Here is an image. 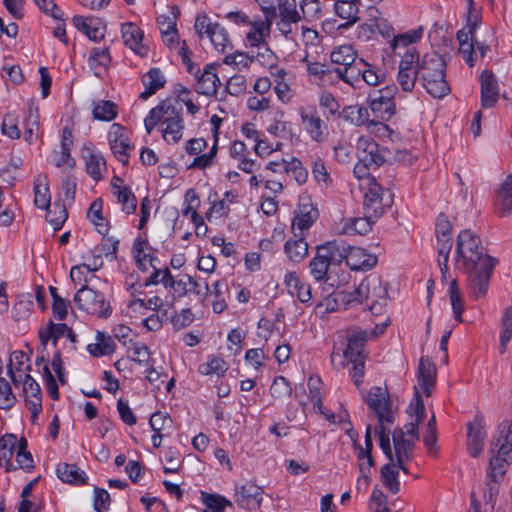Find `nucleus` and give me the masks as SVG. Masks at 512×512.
I'll list each match as a JSON object with an SVG mask.
<instances>
[{"mask_svg":"<svg viewBox=\"0 0 512 512\" xmlns=\"http://www.w3.org/2000/svg\"><path fill=\"white\" fill-rule=\"evenodd\" d=\"M165 77L159 68H151L143 78L145 91L140 94V98L147 99L157 90L165 85Z\"/></svg>","mask_w":512,"mask_h":512,"instance_id":"f704fd0d","label":"nucleus"},{"mask_svg":"<svg viewBox=\"0 0 512 512\" xmlns=\"http://www.w3.org/2000/svg\"><path fill=\"white\" fill-rule=\"evenodd\" d=\"M481 105L483 108L493 107L499 97L498 81L489 70H483L480 74Z\"/></svg>","mask_w":512,"mask_h":512,"instance_id":"412c9836","label":"nucleus"},{"mask_svg":"<svg viewBox=\"0 0 512 512\" xmlns=\"http://www.w3.org/2000/svg\"><path fill=\"white\" fill-rule=\"evenodd\" d=\"M381 479L384 486L393 494L400 490L398 470L395 469V462L389 461L381 468Z\"/></svg>","mask_w":512,"mask_h":512,"instance_id":"4c0bfd02","label":"nucleus"},{"mask_svg":"<svg viewBox=\"0 0 512 512\" xmlns=\"http://www.w3.org/2000/svg\"><path fill=\"white\" fill-rule=\"evenodd\" d=\"M376 221L377 219H368L367 215L365 214L363 217L344 219L340 229V233L346 235H366L371 231L372 224L375 223Z\"/></svg>","mask_w":512,"mask_h":512,"instance_id":"7c9ffc66","label":"nucleus"},{"mask_svg":"<svg viewBox=\"0 0 512 512\" xmlns=\"http://www.w3.org/2000/svg\"><path fill=\"white\" fill-rule=\"evenodd\" d=\"M484 258H492L483 252L480 238L470 230L459 233L456 242V261L464 270L477 268Z\"/></svg>","mask_w":512,"mask_h":512,"instance_id":"20e7f679","label":"nucleus"},{"mask_svg":"<svg viewBox=\"0 0 512 512\" xmlns=\"http://www.w3.org/2000/svg\"><path fill=\"white\" fill-rule=\"evenodd\" d=\"M502 330L500 333V350L503 353L512 337V306L507 307L501 318Z\"/></svg>","mask_w":512,"mask_h":512,"instance_id":"864d4df0","label":"nucleus"},{"mask_svg":"<svg viewBox=\"0 0 512 512\" xmlns=\"http://www.w3.org/2000/svg\"><path fill=\"white\" fill-rule=\"evenodd\" d=\"M495 208L496 213L501 217L512 213V176H508L498 189Z\"/></svg>","mask_w":512,"mask_h":512,"instance_id":"cd10ccee","label":"nucleus"},{"mask_svg":"<svg viewBox=\"0 0 512 512\" xmlns=\"http://www.w3.org/2000/svg\"><path fill=\"white\" fill-rule=\"evenodd\" d=\"M393 446H394V461L402 459H411L415 448L416 441L413 438L404 437L400 429H394L392 433Z\"/></svg>","mask_w":512,"mask_h":512,"instance_id":"c756f323","label":"nucleus"},{"mask_svg":"<svg viewBox=\"0 0 512 512\" xmlns=\"http://www.w3.org/2000/svg\"><path fill=\"white\" fill-rule=\"evenodd\" d=\"M495 265L496 259L484 258L479 267L465 270L468 272V289L472 298L477 300L487 294Z\"/></svg>","mask_w":512,"mask_h":512,"instance_id":"6e6552de","label":"nucleus"},{"mask_svg":"<svg viewBox=\"0 0 512 512\" xmlns=\"http://www.w3.org/2000/svg\"><path fill=\"white\" fill-rule=\"evenodd\" d=\"M254 56H250L245 52L236 51L232 54H228L224 58V63L235 68H247L254 61Z\"/></svg>","mask_w":512,"mask_h":512,"instance_id":"774afa93","label":"nucleus"},{"mask_svg":"<svg viewBox=\"0 0 512 512\" xmlns=\"http://www.w3.org/2000/svg\"><path fill=\"white\" fill-rule=\"evenodd\" d=\"M358 294L364 295V300L383 301L388 298L387 285L377 275H369L358 285Z\"/></svg>","mask_w":512,"mask_h":512,"instance_id":"6ab92c4d","label":"nucleus"},{"mask_svg":"<svg viewBox=\"0 0 512 512\" xmlns=\"http://www.w3.org/2000/svg\"><path fill=\"white\" fill-rule=\"evenodd\" d=\"M397 87L388 85L374 91L368 96V104L374 113H378L383 120H389L396 112L393 98L397 93Z\"/></svg>","mask_w":512,"mask_h":512,"instance_id":"f8f14e48","label":"nucleus"},{"mask_svg":"<svg viewBox=\"0 0 512 512\" xmlns=\"http://www.w3.org/2000/svg\"><path fill=\"white\" fill-rule=\"evenodd\" d=\"M220 26L221 25L219 23L213 22L206 14L198 15L194 23V28L198 37L200 39L207 38L210 41L214 36L216 27Z\"/></svg>","mask_w":512,"mask_h":512,"instance_id":"a19ab883","label":"nucleus"},{"mask_svg":"<svg viewBox=\"0 0 512 512\" xmlns=\"http://www.w3.org/2000/svg\"><path fill=\"white\" fill-rule=\"evenodd\" d=\"M117 113V105L111 101L101 100L93 108V117L101 121H112Z\"/></svg>","mask_w":512,"mask_h":512,"instance_id":"a18cd8bd","label":"nucleus"},{"mask_svg":"<svg viewBox=\"0 0 512 512\" xmlns=\"http://www.w3.org/2000/svg\"><path fill=\"white\" fill-rule=\"evenodd\" d=\"M452 310L454 312V318L458 322H462V312L464 310V303L461 297V292L456 279L450 282L448 290Z\"/></svg>","mask_w":512,"mask_h":512,"instance_id":"de8ad7c7","label":"nucleus"},{"mask_svg":"<svg viewBox=\"0 0 512 512\" xmlns=\"http://www.w3.org/2000/svg\"><path fill=\"white\" fill-rule=\"evenodd\" d=\"M108 141L115 157L126 165L128 163L129 150L132 147L126 135L125 127L119 123L112 124L108 132Z\"/></svg>","mask_w":512,"mask_h":512,"instance_id":"2eb2a0df","label":"nucleus"},{"mask_svg":"<svg viewBox=\"0 0 512 512\" xmlns=\"http://www.w3.org/2000/svg\"><path fill=\"white\" fill-rule=\"evenodd\" d=\"M23 392L25 394L26 405L36 418L42 410V393L39 384L29 375H25Z\"/></svg>","mask_w":512,"mask_h":512,"instance_id":"b1692460","label":"nucleus"},{"mask_svg":"<svg viewBox=\"0 0 512 512\" xmlns=\"http://www.w3.org/2000/svg\"><path fill=\"white\" fill-rule=\"evenodd\" d=\"M35 205L40 209H46L50 206V194L49 187L46 182L42 183L41 177L39 176L34 185Z\"/></svg>","mask_w":512,"mask_h":512,"instance_id":"052dcab7","label":"nucleus"},{"mask_svg":"<svg viewBox=\"0 0 512 512\" xmlns=\"http://www.w3.org/2000/svg\"><path fill=\"white\" fill-rule=\"evenodd\" d=\"M359 64H362L361 82L363 81L370 86H376L383 81L384 74L376 70L371 64L363 59H359Z\"/></svg>","mask_w":512,"mask_h":512,"instance_id":"13d9d810","label":"nucleus"},{"mask_svg":"<svg viewBox=\"0 0 512 512\" xmlns=\"http://www.w3.org/2000/svg\"><path fill=\"white\" fill-rule=\"evenodd\" d=\"M407 413L411 420L405 424L403 428H399L404 437L413 438V441L419 440L418 425L423 422L425 418V405L421 394L416 390V398L410 403Z\"/></svg>","mask_w":512,"mask_h":512,"instance_id":"f3484780","label":"nucleus"},{"mask_svg":"<svg viewBox=\"0 0 512 512\" xmlns=\"http://www.w3.org/2000/svg\"><path fill=\"white\" fill-rule=\"evenodd\" d=\"M389 324V319L381 324H376L372 332L361 329H353L347 335V347L343 351V356L347 359L363 358V350L365 342L372 337H376L383 333Z\"/></svg>","mask_w":512,"mask_h":512,"instance_id":"9d476101","label":"nucleus"},{"mask_svg":"<svg viewBox=\"0 0 512 512\" xmlns=\"http://www.w3.org/2000/svg\"><path fill=\"white\" fill-rule=\"evenodd\" d=\"M368 407L376 414L379 423L392 424L394 415L391 402L386 390L381 387H372L366 397Z\"/></svg>","mask_w":512,"mask_h":512,"instance_id":"4468645a","label":"nucleus"},{"mask_svg":"<svg viewBox=\"0 0 512 512\" xmlns=\"http://www.w3.org/2000/svg\"><path fill=\"white\" fill-rule=\"evenodd\" d=\"M451 230H452V225H451L450 221L448 220L447 216H445L444 214H440L437 218L436 228H435L437 242L438 243H446V241L452 242Z\"/></svg>","mask_w":512,"mask_h":512,"instance_id":"e2e57ef3","label":"nucleus"},{"mask_svg":"<svg viewBox=\"0 0 512 512\" xmlns=\"http://www.w3.org/2000/svg\"><path fill=\"white\" fill-rule=\"evenodd\" d=\"M445 61L437 52L427 53L423 56L419 75L423 87L434 98H443L450 93V87L445 80Z\"/></svg>","mask_w":512,"mask_h":512,"instance_id":"f03ea898","label":"nucleus"},{"mask_svg":"<svg viewBox=\"0 0 512 512\" xmlns=\"http://www.w3.org/2000/svg\"><path fill=\"white\" fill-rule=\"evenodd\" d=\"M319 107L323 110H327L328 114L331 116H335L339 114L343 119L350 121L353 124L361 125L363 124L362 111L363 109L359 106H347L345 107L341 113H339L340 104L335 96L327 91L322 90L319 94L318 100Z\"/></svg>","mask_w":512,"mask_h":512,"instance_id":"9b49d317","label":"nucleus"},{"mask_svg":"<svg viewBox=\"0 0 512 512\" xmlns=\"http://www.w3.org/2000/svg\"><path fill=\"white\" fill-rule=\"evenodd\" d=\"M181 107L171 100L161 101L151 109L144 120L146 132L150 134L158 123L165 127L162 129L163 139L168 144L179 142L183 135L184 123L181 116Z\"/></svg>","mask_w":512,"mask_h":512,"instance_id":"f257e3e1","label":"nucleus"},{"mask_svg":"<svg viewBox=\"0 0 512 512\" xmlns=\"http://www.w3.org/2000/svg\"><path fill=\"white\" fill-rule=\"evenodd\" d=\"M495 450L512 452V428L500 426L499 435L491 442L490 453Z\"/></svg>","mask_w":512,"mask_h":512,"instance_id":"79ce46f5","label":"nucleus"},{"mask_svg":"<svg viewBox=\"0 0 512 512\" xmlns=\"http://www.w3.org/2000/svg\"><path fill=\"white\" fill-rule=\"evenodd\" d=\"M358 6L353 1H338L335 4V12L342 19H358Z\"/></svg>","mask_w":512,"mask_h":512,"instance_id":"338daca9","label":"nucleus"},{"mask_svg":"<svg viewBox=\"0 0 512 512\" xmlns=\"http://www.w3.org/2000/svg\"><path fill=\"white\" fill-rule=\"evenodd\" d=\"M323 290L326 293V296L316 305L315 308L316 314L321 316L326 313L336 311L340 302L338 293L336 294V297L333 296L335 290L330 289V286H325Z\"/></svg>","mask_w":512,"mask_h":512,"instance_id":"c03bdc74","label":"nucleus"},{"mask_svg":"<svg viewBox=\"0 0 512 512\" xmlns=\"http://www.w3.org/2000/svg\"><path fill=\"white\" fill-rule=\"evenodd\" d=\"M2 133L11 139H18L20 137V130L18 128V117L14 113H7L1 125Z\"/></svg>","mask_w":512,"mask_h":512,"instance_id":"69168bd1","label":"nucleus"},{"mask_svg":"<svg viewBox=\"0 0 512 512\" xmlns=\"http://www.w3.org/2000/svg\"><path fill=\"white\" fill-rule=\"evenodd\" d=\"M228 370L227 363L219 357L211 356L206 363L199 365L198 371L202 375L223 376Z\"/></svg>","mask_w":512,"mask_h":512,"instance_id":"37998d69","label":"nucleus"},{"mask_svg":"<svg viewBox=\"0 0 512 512\" xmlns=\"http://www.w3.org/2000/svg\"><path fill=\"white\" fill-rule=\"evenodd\" d=\"M436 367L434 363L425 357H421L417 369V386L414 387L415 391H422L427 397L431 396L432 390L436 383ZM416 398V395L414 396Z\"/></svg>","mask_w":512,"mask_h":512,"instance_id":"a211bd4d","label":"nucleus"},{"mask_svg":"<svg viewBox=\"0 0 512 512\" xmlns=\"http://www.w3.org/2000/svg\"><path fill=\"white\" fill-rule=\"evenodd\" d=\"M512 462V452L495 450L491 453L489 462L490 478L496 479L505 474L506 468Z\"/></svg>","mask_w":512,"mask_h":512,"instance_id":"72a5a7b5","label":"nucleus"},{"mask_svg":"<svg viewBox=\"0 0 512 512\" xmlns=\"http://www.w3.org/2000/svg\"><path fill=\"white\" fill-rule=\"evenodd\" d=\"M486 431L482 417H475L473 422L468 425L467 448L472 457L479 456L484 447Z\"/></svg>","mask_w":512,"mask_h":512,"instance_id":"4be33fe9","label":"nucleus"},{"mask_svg":"<svg viewBox=\"0 0 512 512\" xmlns=\"http://www.w3.org/2000/svg\"><path fill=\"white\" fill-rule=\"evenodd\" d=\"M318 249L329 260L332 269L336 270L344 260L346 261L349 244L343 240H333L319 246Z\"/></svg>","mask_w":512,"mask_h":512,"instance_id":"393cba45","label":"nucleus"},{"mask_svg":"<svg viewBox=\"0 0 512 512\" xmlns=\"http://www.w3.org/2000/svg\"><path fill=\"white\" fill-rule=\"evenodd\" d=\"M270 393L276 399H285L290 397L292 388L284 376H277L270 386Z\"/></svg>","mask_w":512,"mask_h":512,"instance_id":"680f3d73","label":"nucleus"},{"mask_svg":"<svg viewBox=\"0 0 512 512\" xmlns=\"http://www.w3.org/2000/svg\"><path fill=\"white\" fill-rule=\"evenodd\" d=\"M263 488L253 482H246L235 491L236 504L246 510L258 509L263 501Z\"/></svg>","mask_w":512,"mask_h":512,"instance_id":"dca6fc26","label":"nucleus"},{"mask_svg":"<svg viewBox=\"0 0 512 512\" xmlns=\"http://www.w3.org/2000/svg\"><path fill=\"white\" fill-rule=\"evenodd\" d=\"M309 268L311 275L317 282H324L332 290H336L342 282H345V279L341 280L335 276L337 274L336 270L332 269L329 260L325 258L318 248L316 255L310 261Z\"/></svg>","mask_w":512,"mask_h":512,"instance_id":"ddd939ff","label":"nucleus"},{"mask_svg":"<svg viewBox=\"0 0 512 512\" xmlns=\"http://www.w3.org/2000/svg\"><path fill=\"white\" fill-rule=\"evenodd\" d=\"M294 236L297 239L288 240L284 245V252L290 261L300 262L308 254V244L304 239L303 233L295 232Z\"/></svg>","mask_w":512,"mask_h":512,"instance_id":"2f4dec72","label":"nucleus"},{"mask_svg":"<svg viewBox=\"0 0 512 512\" xmlns=\"http://www.w3.org/2000/svg\"><path fill=\"white\" fill-rule=\"evenodd\" d=\"M336 73H338V79H341L353 89L360 88L362 64H359V60H356L347 66L336 68Z\"/></svg>","mask_w":512,"mask_h":512,"instance_id":"473e14b6","label":"nucleus"},{"mask_svg":"<svg viewBox=\"0 0 512 512\" xmlns=\"http://www.w3.org/2000/svg\"><path fill=\"white\" fill-rule=\"evenodd\" d=\"M270 34L271 30H264L258 33H246L245 40L250 48L264 49L265 52L272 54L267 41Z\"/></svg>","mask_w":512,"mask_h":512,"instance_id":"5fc2aeb1","label":"nucleus"},{"mask_svg":"<svg viewBox=\"0 0 512 512\" xmlns=\"http://www.w3.org/2000/svg\"><path fill=\"white\" fill-rule=\"evenodd\" d=\"M422 34L423 29L419 27L417 29L410 30L406 33L394 36L390 43L391 47L393 51H395L400 46L406 47L412 43L417 42L422 37Z\"/></svg>","mask_w":512,"mask_h":512,"instance_id":"bf43d9fd","label":"nucleus"},{"mask_svg":"<svg viewBox=\"0 0 512 512\" xmlns=\"http://www.w3.org/2000/svg\"><path fill=\"white\" fill-rule=\"evenodd\" d=\"M330 58L332 63L344 67L356 61V53L351 45H342L332 51Z\"/></svg>","mask_w":512,"mask_h":512,"instance_id":"49530a36","label":"nucleus"},{"mask_svg":"<svg viewBox=\"0 0 512 512\" xmlns=\"http://www.w3.org/2000/svg\"><path fill=\"white\" fill-rule=\"evenodd\" d=\"M301 124L309 137L318 143L323 142L329 132L327 123L320 117L315 105L302 106L298 110Z\"/></svg>","mask_w":512,"mask_h":512,"instance_id":"1a4fd4ad","label":"nucleus"},{"mask_svg":"<svg viewBox=\"0 0 512 512\" xmlns=\"http://www.w3.org/2000/svg\"><path fill=\"white\" fill-rule=\"evenodd\" d=\"M392 204V192L384 189L374 177H368L363 199V212L367 218L378 220Z\"/></svg>","mask_w":512,"mask_h":512,"instance_id":"39448f33","label":"nucleus"},{"mask_svg":"<svg viewBox=\"0 0 512 512\" xmlns=\"http://www.w3.org/2000/svg\"><path fill=\"white\" fill-rule=\"evenodd\" d=\"M210 42L214 46L215 50L221 53H227L232 49V42L228 32L222 25L220 27H216L214 36L211 38Z\"/></svg>","mask_w":512,"mask_h":512,"instance_id":"6e6d98bb","label":"nucleus"},{"mask_svg":"<svg viewBox=\"0 0 512 512\" xmlns=\"http://www.w3.org/2000/svg\"><path fill=\"white\" fill-rule=\"evenodd\" d=\"M220 85V80L215 72V66L208 64L203 72L196 77L195 91L205 96H213L216 94Z\"/></svg>","mask_w":512,"mask_h":512,"instance_id":"5701e85b","label":"nucleus"},{"mask_svg":"<svg viewBox=\"0 0 512 512\" xmlns=\"http://www.w3.org/2000/svg\"><path fill=\"white\" fill-rule=\"evenodd\" d=\"M111 62L108 48H93L89 56V66L94 70L95 75H99V69H107Z\"/></svg>","mask_w":512,"mask_h":512,"instance_id":"ea45409f","label":"nucleus"},{"mask_svg":"<svg viewBox=\"0 0 512 512\" xmlns=\"http://www.w3.org/2000/svg\"><path fill=\"white\" fill-rule=\"evenodd\" d=\"M262 3L274 10L272 25L275 24L276 29L286 39L292 38L294 28L302 19V15L297 9V0H265Z\"/></svg>","mask_w":512,"mask_h":512,"instance_id":"7ed1b4c3","label":"nucleus"},{"mask_svg":"<svg viewBox=\"0 0 512 512\" xmlns=\"http://www.w3.org/2000/svg\"><path fill=\"white\" fill-rule=\"evenodd\" d=\"M359 161L367 163L371 167L378 168L391 162L392 156L387 147L380 146L373 138L361 136L356 145Z\"/></svg>","mask_w":512,"mask_h":512,"instance_id":"423d86ee","label":"nucleus"},{"mask_svg":"<svg viewBox=\"0 0 512 512\" xmlns=\"http://www.w3.org/2000/svg\"><path fill=\"white\" fill-rule=\"evenodd\" d=\"M46 210V220L53 226L54 230L60 229L68 217L65 206L54 203L52 207L49 206Z\"/></svg>","mask_w":512,"mask_h":512,"instance_id":"09e8293b","label":"nucleus"},{"mask_svg":"<svg viewBox=\"0 0 512 512\" xmlns=\"http://www.w3.org/2000/svg\"><path fill=\"white\" fill-rule=\"evenodd\" d=\"M102 208L103 202L98 198L92 202L87 213L88 219L97 227L100 233H104L107 230V225L103 222Z\"/></svg>","mask_w":512,"mask_h":512,"instance_id":"4d7b16f0","label":"nucleus"},{"mask_svg":"<svg viewBox=\"0 0 512 512\" xmlns=\"http://www.w3.org/2000/svg\"><path fill=\"white\" fill-rule=\"evenodd\" d=\"M73 23L78 30L83 32L92 41H99L104 37L103 29L94 26L91 19L75 16Z\"/></svg>","mask_w":512,"mask_h":512,"instance_id":"58836bf2","label":"nucleus"},{"mask_svg":"<svg viewBox=\"0 0 512 512\" xmlns=\"http://www.w3.org/2000/svg\"><path fill=\"white\" fill-rule=\"evenodd\" d=\"M74 302L80 310L99 317L111 314L110 305L99 291L88 286L80 288L74 296Z\"/></svg>","mask_w":512,"mask_h":512,"instance_id":"0eeeda50","label":"nucleus"},{"mask_svg":"<svg viewBox=\"0 0 512 512\" xmlns=\"http://www.w3.org/2000/svg\"><path fill=\"white\" fill-rule=\"evenodd\" d=\"M106 170V161L99 153L90 154L86 162L87 173L96 181L102 179V171Z\"/></svg>","mask_w":512,"mask_h":512,"instance_id":"3c124183","label":"nucleus"},{"mask_svg":"<svg viewBox=\"0 0 512 512\" xmlns=\"http://www.w3.org/2000/svg\"><path fill=\"white\" fill-rule=\"evenodd\" d=\"M121 34L124 44L139 56H146L148 47L143 43L144 33L133 22H127L121 26Z\"/></svg>","mask_w":512,"mask_h":512,"instance_id":"aec40b11","label":"nucleus"},{"mask_svg":"<svg viewBox=\"0 0 512 512\" xmlns=\"http://www.w3.org/2000/svg\"><path fill=\"white\" fill-rule=\"evenodd\" d=\"M57 475L58 477L66 483L71 484H84L86 483L87 476L84 471H82L79 467L72 464H59L57 466Z\"/></svg>","mask_w":512,"mask_h":512,"instance_id":"c9c22d12","label":"nucleus"},{"mask_svg":"<svg viewBox=\"0 0 512 512\" xmlns=\"http://www.w3.org/2000/svg\"><path fill=\"white\" fill-rule=\"evenodd\" d=\"M201 498L212 512H224L227 506H232V502L221 495L201 492Z\"/></svg>","mask_w":512,"mask_h":512,"instance_id":"603ef678","label":"nucleus"},{"mask_svg":"<svg viewBox=\"0 0 512 512\" xmlns=\"http://www.w3.org/2000/svg\"><path fill=\"white\" fill-rule=\"evenodd\" d=\"M346 264L351 270L365 271L373 268L377 264V257L367 253L363 248L349 245Z\"/></svg>","mask_w":512,"mask_h":512,"instance_id":"a878e982","label":"nucleus"},{"mask_svg":"<svg viewBox=\"0 0 512 512\" xmlns=\"http://www.w3.org/2000/svg\"><path fill=\"white\" fill-rule=\"evenodd\" d=\"M64 333H67V338L72 343L77 342V335L70 327L65 323L55 324L52 321H50L44 329L39 331V339L44 346L49 340H53V344L56 345L57 340L63 337Z\"/></svg>","mask_w":512,"mask_h":512,"instance_id":"bb28decb","label":"nucleus"},{"mask_svg":"<svg viewBox=\"0 0 512 512\" xmlns=\"http://www.w3.org/2000/svg\"><path fill=\"white\" fill-rule=\"evenodd\" d=\"M316 214L317 212L311 204L300 205L295 211V215L292 220L293 232L303 233V236H305V231H307L313 224Z\"/></svg>","mask_w":512,"mask_h":512,"instance_id":"c85d7f7f","label":"nucleus"},{"mask_svg":"<svg viewBox=\"0 0 512 512\" xmlns=\"http://www.w3.org/2000/svg\"><path fill=\"white\" fill-rule=\"evenodd\" d=\"M418 75L419 70H404L403 68L399 69L397 74V82L400 85L402 91L412 92L415 87Z\"/></svg>","mask_w":512,"mask_h":512,"instance_id":"0e129e2a","label":"nucleus"},{"mask_svg":"<svg viewBox=\"0 0 512 512\" xmlns=\"http://www.w3.org/2000/svg\"><path fill=\"white\" fill-rule=\"evenodd\" d=\"M114 193L118 202L122 205V211L127 214H133L136 211L137 199L130 188L127 186L119 187V190Z\"/></svg>","mask_w":512,"mask_h":512,"instance_id":"8fccbe9b","label":"nucleus"},{"mask_svg":"<svg viewBox=\"0 0 512 512\" xmlns=\"http://www.w3.org/2000/svg\"><path fill=\"white\" fill-rule=\"evenodd\" d=\"M457 40L459 42V51L463 56L465 62L472 67L474 65L473 54L475 51V44L473 42V36L466 33L465 29L457 32Z\"/></svg>","mask_w":512,"mask_h":512,"instance_id":"e433bc0d","label":"nucleus"}]
</instances>
